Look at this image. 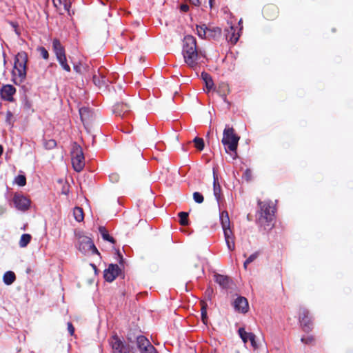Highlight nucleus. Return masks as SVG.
Instances as JSON below:
<instances>
[{"label":"nucleus","mask_w":353,"mask_h":353,"mask_svg":"<svg viewBox=\"0 0 353 353\" xmlns=\"http://www.w3.org/2000/svg\"><path fill=\"white\" fill-rule=\"evenodd\" d=\"M53 4L55 7L58 8L62 5L61 0H52Z\"/></svg>","instance_id":"c03bdc74"},{"label":"nucleus","mask_w":353,"mask_h":353,"mask_svg":"<svg viewBox=\"0 0 353 353\" xmlns=\"http://www.w3.org/2000/svg\"><path fill=\"white\" fill-rule=\"evenodd\" d=\"M193 198L194 201L198 203H201L204 199L203 195L198 192H195L193 194Z\"/></svg>","instance_id":"e433bc0d"},{"label":"nucleus","mask_w":353,"mask_h":353,"mask_svg":"<svg viewBox=\"0 0 353 353\" xmlns=\"http://www.w3.org/2000/svg\"><path fill=\"white\" fill-rule=\"evenodd\" d=\"M113 353H132V347L125 343L117 334L112 335L109 339Z\"/></svg>","instance_id":"6e6552de"},{"label":"nucleus","mask_w":353,"mask_h":353,"mask_svg":"<svg viewBox=\"0 0 353 353\" xmlns=\"http://www.w3.org/2000/svg\"><path fill=\"white\" fill-rule=\"evenodd\" d=\"M15 182L20 186H23L26 183V179L23 175H18L15 179Z\"/></svg>","instance_id":"c9c22d12"},{"label":"nucleus","mask_w":353,"mask_h":353,"mask_svg":"<svg viewBox=\"0 0 353 353\" xmlns=\"http://www.w3.org/2000/svg\"><path fill=\"white\" fill-rule=\"evenodd\" d=\"M215 277V281L219 284L220 286H221L223 288H228L230 283V279L228 276L221 275V274H216L214 276Z\"/></svg>","instance_id":"4be33fe9"},{"label":"nucleus","mask_w":353,"mask_h":353,"mask_svg":"<svg viewBox=\"0 0 353 353\" xmlns=\"http://www.w3.org/2000/svg\"><path fill=\"white\" fill-rule=\"evenodd\" d=\"M16 93V88L10 84L4 85L0 90V95L1 98L10 102L14 101L13 95Z\"/></svg>","instance_id":"ddd939ff"},{"label":"nucleus","mask_w":353,"mask_h":353,"mask_svg":"<svg viewBox=\"0 0 353 353\" xmlns=\"http://www.w3.org/2000/svg\"><path fill=\"white\" fill-rule=\"evenodd\" d=\"M76 237L77 239V243L76 246L80 252L84 254L98 253V250L90 238L83 235L81 232L76 233Z\"/></svg>","instance_id":"423d86ee"},{"label":"nucleus","mask_w":353,"mask_h":353,"mask_svg":"<svg viewBox=\"0 0 353 353\" xmlns=\"http://www.w3.org/2000/svg\"><path fill=\"white\" fill-rule=\"evenodd\" d=\"M93 81L96 85L101 88L102 86L106 85L108 84V80L102 74V72H99V75L94 74L93 76Z\"/></svg>","instance_id":"5701e85b"},{"label":"nucleus","mask_w":353,"mask_h":353,"mask_svg":"<svg viewBox=\"0 0 353 353\" xmlns=\"http://www.w3.org/2000/svg\"><path fill=\"white\" fill-rule=\"evenodd\" d=\"M262 13L267 20H274L279 14V9L274 4H267L263 8Z\"/></svg>","instance_id":"2eb2a0df"},{"label":"nucleus","mask_w":353,"mask_h":353,"mask_svg":"<svg viewBox=\"0 0 353 353\" xmlns=\"http://www.w3.org/2000/svg\"><path fill=\"white\" fill-rule=\"evenodd\" d=\"M214 175V195L218 202V203H220L221 199V185L219 183L218 176L215 174V172H213Z\"/></svg>","instance_id":"6ab92c4d"},{"label":"nucleus","mask_w":353,"mask_h":353,"mask_svg":"<svg viewBox=\"0 0 353 353\" xmlns=\"http://www.w3.org/2000/svg\"><path fill=\"white\" fill-rule=\"evenodd\" d=\"M182 54L185 63L191 68H196L201 57L204 55L199 52L196 39L191 35H186L183 39Z\"/></svg>","instance_id":"f257e3e1"},{"label":"nucleus","mask_w":353,"mask_h":353,"mask_svg":"<svg viewBox=\"0 0 353 353\" xmlns=\"http://www.w3.org/2000/svg\"><path fill=\"white\" fill-rule=\"evenodd\" d=\"M220 221L223 231H226L227 230H231L230 221L227 211H222L220 213Z\"/></svg>","instance_id":"aec40b11"},{"label":"nucleus","mask_w":353,"mask_h":353,"mask_svg":"<svg viewBox=\"0 0 353 353\" xmlns=\"http://www.w3.org/2000/svg\"><path fill=\"white\" fill-rule=\"evenodd\" d=\"M13 202L15 207L21 211L27 210L30 204V201L28 199L23 195L15 194L13 198Z\"/></svg>","instance_id":"4468645a"},{"label":"nucleus","mask_w":353,"mask_h":353,"mask_svg":"<svg viewBox=\"0 0 353 353\" xmlns=\"http://www.w3.org/2000/svg\"><path fill=\"white\" fill-rule=\"evenodd\" d=\"M79 114L81 117V121L83 122L85 120H86L89 115H90V111L89 109L87 108H81L79 109Z\"/></svg>","instance_id":"72a5a7b5"},{"label":"nucleus","mask_w":353,"mask_h":353,"mask_svg":"<svg viewBox=\"0 0 353 353\" xmlns=\"http://www.w3.org/2000/svg\"><path fill=\"white\" fill-rule=\"evenodd\" d=\"M179 216L180 219L179 222H180L181 225H187L188 224V214L187 212H181L179 214Z\"/></svg>","instance_id":"473e14b6"},{"label":"nucleus","mask_w":353,"mask_h":353,"mask_svg":"<svg viewBox=\"0 0 353 353\" xmlns=\"http://www.w3.org/2000/svg\"><path fill=\"white\" fill-rule=\"evenodd\" d=\"M73 215L77 221L81 222L83 221L84 214L82 208L75 207L73 210Z\"/></svg>","instance_id":"cd10ccee"},{"label":"nucleus","mask_w":353,"mask_h":353,"mask_svg":"<svg viewBox=\"0 0 353 353\" xmlns=\"http://www.w3.org/2000/svg\"><path fill=\"white\" fill-rule=\"evenodd\" d=\"M243 176H244V177L245 178V179H246L247 181L250 180L251 176H252V172H251V170H250V169H247V170L245 171V172H244V174H243Z\"/></svg>","instance_id":"a19ab883"},{"label":"nucleus","mask_w":353,"mask_h":353,"mask_svg":"<svg viewBox=\"0 0 353 353\" xmlns=\"http://www.w3.org/2000/svg\"><path fill=\"white\" fill-rule=\"evenodd\" d=\"M57 60L63 70H65L67 72L70 71V67L67 63L66 56L59 57L57 58Z\"/></svg>","instance_id":"7c9ffc66"},{"label":"nucleus","mask_w":353,"mask_h":353,"mask_svg":"<svg viewBox=\"0 0 353 353\" xmlns=\"http://www.w3.org/2000/svg\"><path fill=\"white\" fill-rule=\"evenodd\" d=\"M194 146L199 151H201L204 148V141L203 139L199 137H195L193 140Z\"/></svg>","instance_id":"2f4dec72"},{"label":"nucleus","mask_w":353,"mask_h":353,"mask_svg":"<svg viewBox=\"0 0 353 353\" xmlns=\"http://www.w3.org/2000/svg\"><path fill=\"white\" fill-rule=\"evenodd\" d=\"M299 321L304 331L309 332L311 330L312 321L307 310L305 308L300 310Z\"/></svg>","instance_id":"f8f14e48"},{"label":"nucleus","mask_w":353,"mask_h":353,"mask_svg":"<svg viewBox=\"0 0 353 353\" xmlns=\"http://www.w3.org/2000/svg\"><path fill=\"white\" fill-rule=\"evenodd\" d=\"M180 10H181L182 12H185L188 11V10H189V6H188V5H187V4H182V5H181V6H180Z\"/></svg>","instance_id":"37998d69"},{"label":"nucleus","mask_w":353,"mask_h":353,"mask_svg":"<svg viewBox=\"0 0 353 353\" xmlns=\"http://www.w3.org/2000/svg\"><path fill=\"white\" fill-rule=\"evenodd\" d=\"M37 51L40 53V55L44 59H48L49 57V54L48 50L42 46H40L37 48Z\"/></svg>","instance_id":"f704fd0d"},{"label":"nucleus","mask_w":353,"mask_h":353,"mask_svg":"<svg viewBox=\"0 0 353 353\" xmlns=\"http://www.w3.org/2000/svg\"><path fill=\"white\" fill-rule=\"evenodd\" d=\"M216 92L225 101L226 99V95L229 93L228 85L225 83H220Z\"/></svg>","instance_id":"bb28decb"},{"label":"nucleus","mask_w":353,"mask_h":353,"mask_svg":"<svg viewBox=\"0 0 353 353\" xmlns=\"http://www.w3.org/2000/svg\"><path fill=\"white\" fill-rule=\"evenodd\" d=\"M238 332L244 343H246L248 341H250L251 346L254 350L258 349L259 345L256 341V336L254 334L246 332L243 327L239 328Z\"/></svg>","instance_id":"9b49d317"},{"label":"nucleus","mask_w":353,"mask_h":353,"mask_svg":"<svg viewBox=\"0 0 353 353\" xmlns=\"http://www.w3.org/2000/svg\"><path fill=\"white\" fill-rule=\"evenodd\" d=\"M239 22L241 23L242 22V19H241Z\"/></svg>","instance_id":"6e6d98bb"},{"label":"nucleus","mask_w":353,"mask_h":353,"mask_svg":"<svg viewBox=\"0 0 353 353\" xmlns=\"http://www.w3.org/2000/svg\"><path fill=\"white\" fill-rule=\"evenodd\" d=\"M196 30L199 37L205 39L216 38L221 34V29L212 26V23L196 24Z\"/></svg>","instance_id":"39448f33"},{"label":"nucleus","mask_w":353,"mask_h":353,"mask_svg":"<svg viewBox=\"0 0 353 353\" xmlns=\"http://www.w3.org/2000/svg\"><path fill=\"white\" fill-rule=\"evenodd\" d=\"M223 232L228 248L230 250H234L235 244L232 230H227L226 231H223Z\"/></svg>","instance_id":"412c9836"},{"label":"nucleus","mask_w":353,"mask_h":353,"mask_svg":"<svg viewBox=\"0 0 353 353\" xmlns=\"http://www.w3.org/2000/svg\"><path fill=\"white\" fill-rule=\"evenodd\" d=\"M130 107L125 103H117L114 106V112L119 116L123 117L128 112Z\"/></svg>","instance_id":"b1692460"},{"label":"nucleus","mask_w":353,"mask_h":353,"mask_svg":"<svg viewBox=\"0 0 353 353\" xmlns=\"http://www.w3.org/2000/svg\"><path fill=\"white\" fill-rule=\"evenodd\" d=\"M32 236L29 234H23L21 235L20 241H19V246L21 248H25L28 245V244L30 242Z\"/></svg>","instance_id":"c85d7f7f"},{"label":"nucleus","mask_w":353,"mask_h":353,"mask_svg":"<svg viewBox=\"0 0 353 353\" xmlns=\"http://www.w3.org/2000/svg\"><path fill=\"white\" fill-rule=\"evenodd\" d=\"M12 26L13 29H14V30H15V32H17V34H19V32H17V23H12Z\"/></svg>","instance_id":"49530a36"},{"label":"nucleus","mask_w":353,"mask_h":353,"mask_svg":"<svg viewBox=\"0 0 353 353\" xmlns=\"http://www.w3.org/2000/svg\"><path fill=\"white\" fill-rule=\"evenodd\" d=\"M239 140V137L234 133V130L227 125L223 130L221 140L225 152H234L236 154Z\"/></svg>","instance_id":"20e7f679"},{"label":"nucleus","mask_w":353,"mask_h":353,"mask_svg":"<svg viewBox=\"0 0 353 353\" xmlns=\"http://www.w3.org/2000/svg\"><path fill=\"white\" fill-rule=\"evenodd\" d=\"M233 306L236 311L241 313H246L249 309L248 300L243 296L237 297L233 303Z\"/></svg>","instance_id":"dca6fc26"},{"label":"nucleus","mask_w":353,"mask_h":353,"mask_svg":"<svg viewBox=\"0 0 353 353\" xmlns=\"http://www.w3.org/2000/svg\"><path fill=\"white\" fill-rule=\"evenodd\" d=\"M248 264H250L249 263L247 262V261H245L243 263V267L245 269H247V267L248 265Z\"/></svg>","instance_id":"8fccbe9b"},{"label":"nucleus","mask_w":353,"mask_h":353,"mask_svg":"<svg viewBox=\"0 0 353 353\" xmlns=\"http://www.w3.org/2000/svg\"><path fill=\"white\" fill-rule=\"evenodd\" d=\"M3 149L1 145H0V157L1 156L3 153Z\"/></svg>","instance_id":"603ef678"},{"label":"nucleus","mask_w":353,"mask_h":353,"mask_svg":"<svg viewBox=\"0 0 353 353\" xmlns=\"http://www.w3.org/2000/svg\"><path fill=\"white\" fill-rule=\"evenodd\" d=\"M201 77L205 83L207 92H210L213 88L214 86V83L211 76L206 72H202Z\"/></svg>","instance_id":"393cba45"},{"label":"nucleus","mask_w":353,"mask_h":353,"mask_svg":"<svg viewBox=\"0 0 353 353\" xmlns=\"http://www.w3.org/2000/svg\"><path fill=\"white\" fill-rule=\"evenodd\" d=\"M214 1V0H209V3H210V6L211 8L212 7V4H213Z\"/></svg>","instance_id":"864d4df0"},{"label":"nucleus","mask_w":353,"mask_h":353,"mask_svg":"<svg viewBox=\"0 0 353 353\" xmlns=\"http://www.w3.org/2000/svg\"><path fill=\"white\" fill-rule=\"evenodd\" d=\"M28 55L25 52H18L14 58V68L12 70V81L16 85L24 82L27 74Z\"/></svg>","instance_id":"f03ea898"},{"label":"nucleus","mask_w":353,"mask_h":353,"mask_svg":"<svg viewBox=\"0 0 353 353\" xmlns=\"http://www.w3.org/2000/svg\"><path fill=\"white\" fill-rule=\"evenodd\" d=\"M201 318L203 323H205V319L207 318V312L206 308L204 305H203L201 308Z\"/></svg>","instance_id":"58836bf2"},{"label":"nucleus","mask_w":353,"mask_h":353,"mask_svg":"<svg viewBox=\"0 0 353 353\" xmlns=\"http://www.w3.org/2000/svg\"><path fill=\"white\" fill-rule=\"evenodd\" d=\"M99 232L102 236V238L105 240V241H110L112 243H114V239L110 236L108 232V231L106 230V229L103 227H100L99 228Z\"/></svg>","instance_id":"c756f323"},{"label":"nucleus","mask_w":353,"mask_h":353,"mask_svg":"<svg viewBox=\"0 0 353 353\" xmlns=\"http://www.w3.org/2000/svg\"><path fill=\"white\" fill-rule=\"evenodd\" d=\"M56 145H57L56 141L52 139L46 141L45 143V146L48 149L54 148L56 147Z\"/></svg>","instance_id":"4c0bfd02"},{"label":"nucleus","mask_w":353,"mask_h":353,"mask_svg":"<svg viewBox=\"0 0 353 353\" xmlns=\"http://www.w3.org/2000/svg\"><path fill=\"white\" fill-rule=\"evenodd\" d=\"M61 1H62V5L65 6L67 5L68 0H61Z\"/></svg>","instance_id":"3c124183"},{"label":"nucleus","mask_w":353,"mask_h":353,"mask_svg":"<svg viewBox=\"0 0 353 353\" xmlns=\"http://www.w3.org/2000/svg\"><path fill=\"white\" fill-rule=\"evenodd\" d=\"M71 161L74 170L77 172H81L85 166V158L82 148L80 145L74 143L72 145L71 151Z\"/></svg>","instance_id":"0eeeda50"},{"label":"nucleus","mask_w":353,"mask_h":353,"mask_svg":"<svg viewBox=\"0 0 353 353\" xmlns=\"http://www.w3.org/2000/svg\"><path fill=\"white\" fill-rule=\"evenodd\" d=\"M68 330L71 336L74 334V327L70 322L68 323Z\"/></svg>","instance_id":"79ce46f5"},{"label":"nucleus","mask_w":353,"mask_h":353,"mask_svg":"<svg viewBox=\"0 0 353 353\" xmlns=\"http://www.w3.org/2000/svg\"><path fill=\"white\" fill-rule=\"evenodd\" d=\"M120 269L117 265L111 264L108 268L104 271V278L108 282L113 281L119 275Z\"/></svg>","instance_id":"f3484780"},{"label":"nucleus","mask_w":353,"mask_h":353,"mask_svg":"<svg viewBox=\"0 0 353 353\" xmlns=\"http://www.w3.org/2000/svg\"><path fill=\"white\" fill-rule=\"evenodd\" d=\"M211 293H212V289H208L205 292V294H208V295H210Z\"/></svg>","instance_id":"09e8293b"},{"label":"nucleus","mask_w":353,"mask_h":353,"mask_svg":"<svg viewBox=\"0 0 353 353\" xmlns=\"http://www.w3.org/2000/svg\"><path fill=\"white\" fill-rule=\"evenodd\" d=\"M46 1H48L49 0H46Z\"/></svg>","instance_id":"4d7b16f0"},{"label":"nucleus","mask_w":353,"mask_h":353,"mask_svg":"<svg viewBox=\"0 0 353 353\" xmlns=\"http://www.w3.org/2000/svg\"><path fill=\"white\" fill-rule=\"evenodd\" d=\"M309 341H312V339H307V340H305L304 338L301 339V341L303 342V343H308Z\"/></svg>","instance_id":"de8ad7c7"},{"label":"nucleus","mask_w":353,"mask_h":353,"mask_svg":"<svg viewBox=\"0 0 353 353\" xmlns=\"http://www.w3.org/2000/svg\"><path fill=\"white\" fill-rule=\"evenodd\" d=\"M258 257V253H254L252 254H251L247 259V262L250 263L252 262H253L256 258Z\"/></svg>","instance_id":"ea45409f"},{"label":"nucleus","mask_w":353,"mask_h":353,"mask_svg":"<svg viewBox=\"0 0 353 353\" xmlns=\"http://www.w3.org/2000/svg\"><path fill=\"white\" fill-rule=\"evenodd\" d=\"M74 69L77 72H79V68H78V66H74Z\"/></svg>","instance_id":"5fc2aeb1"},{"label":"nucleus","mask_w":353,"mask_h":353,"mask_svg":"<svg viewBox=\"0 0 353 353\" xmlns=\"http://www.w3.org/2000/svg\"><path fill=\"white\" fill-rule=\"evenodd\" d=\"M259 210L256 214V223L265 230L272 226L274 216V208L266 202H259Z\"/></svg>","instance_id":"7ed1b4c3"},{"label":"nucleus","mask_w":353,"mask_h":353,"mask_svg":"<svg viewBox=\"0 0 353 353\" xmlns=\"http://www.w3.org/2000/svg\"><path fill=\"white\" fill-rule=\"evenodd\" d=\"M137 346L140 353H158L150 341L143 335L137 337Z\"/></svg>","instance_id":"9d476101"},{"label":"nucleus","mask_w":353,"mask_h":353,"mask_svg":"<svg viewBox=\"0 0 353 353\" xmlns=\"http://www.w3.org/2000/svg\"><path fill=\"white\" fill-rule=\"evenodd\" d=\"M16 280L15 274L12 271L6 272L3 276V281L7 285L12 284Z\"/></svg>","instance_id":"a878e982"},{"label":"nucleus","mask_w":353,"mask_h":353,"mask_svg":"<svg viewBox=\"0 0 353 353\" xmlns=\"http://www.w3.org/2000/svg\"><path fill=\"white\" fill-rule=\"evenodd\" d=\"M191 3H192L194 6H199L200 4L199 0H189Z\"/></svg>","instance_id":"a18cd8bd"},{"label":"nucleus","mask_w":353,"mask_h":353,"mask_svg":"<svg viewBox=\"0 0 353 353\" xmlns=\"http://www.w3.org/2000/svg\"><path fill=\"white\" fill-rule=\"evenodd\" d=\"M225 31L226 39L232 44H235L240 37L241 23H231L229 28H225Z\"/></svg>","instance_id":"1a4fd4ad"},{"label":"nucleus","mask_w":353,"mask_h":353,"mask_svg":"<svg viewBox=\"0 0 353 353\" xmlns=\"http://www.w3.org/2000/svg\"><path fill=\"white\" fill-rule=\"evenodd\" d=\"M52 48L56 54L57 59L65 56V49L61 44L59 40L54 39L52 42Z\"/></svg>","instance_id":"a211bd4d"}]
</instances>
